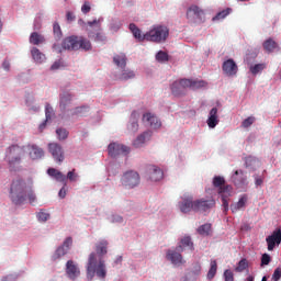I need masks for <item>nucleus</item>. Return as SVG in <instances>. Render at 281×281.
<instances>
[{"label": "nucleus", "mask_w": 281, "mask_h": 281, "mask_svg": "<svg viewBox=\"0 0 281 281\" xmlns=\"http://www.w3.org/2000/svg\"><path fill=\"white\" fill-rule=\"evenodd\" d=\"M109 241L101 239L95 244V252L89 255L87 263V279L93 280V277L104 279L106 277L105 261L103 257L108 254Z\"/></svg>", "instance_id": "obj_1"}, {"label": "nucleus", "mask_w": 281, "mask_h": 281, "mask_svg": "<svg viewBox=\"0 0 281 281\" xmlns=\"http://www.w3.org/2000/svg\"><path fill=\"white\" fill-rule=\"evenodd\" d=\"M25 155V147L19 144H12L7 147L4 160L11 172H19L22 170L21 164Z\"/></svg>", "instance_id": "obj_2"}, {"label": "nucleus", "mask_w": 281, "mask_h": 281, "mask_svg": "<svg viewBox=\"0 0 281 281\" xmlns=\"http://www.w3.org/2000/svg\"><path fill=\"white\" fill-rule=\"evenodd\" d=\"M29 191L27 183L21 178L12 181L10 187V198L16 205H21L26 201V192Z\"/></svg>", "instance_id": "obj_3"}, {"label": "nucleus", "mask_w": 281, "mask_h": 281, "mask_svg": "<svg viewBox=\"0 0 281 281\" xmlns=\"http://www.w3.org/2000/svg\"><path fill=\"white\" fill-rule=\"evenodd\" d=\"M61 47L74 52L79 49L89 52L91 50V41L85 36L71 35L63 40Z\"/></svg>", "instance_id": "obj_4"}, {"label": "nucleus", "mask_w": 281, "mask_h": 281, "mask_svg": "<svg viewBox=\"0 0 281 281\" xmlns=\"http://www.w3.org/2000/svg\"><path fill=\"white\" fill-rule=\"evenodd\" d=\"M169 37V29L166 25H155L145 33V41L153 43H164Z\"/></svg>", "instance_id": "obj_5"}, {"label": "nucleus", "mask_w": 281, "mask_h": 281, "mask_svg": "<svg viewBox=\"0 0 281 281\" xmlns=\"http://www.w3.org/2000/svg\"><path fill=\"white\" fill-rule=\"evenodd\" d=\"M103 21V19H94L93 21H88L87 22V25L89 27H93L95 26V31L97 33H94L93 31H89L88 32V37L90 40H93L94 42H98V43H104L106 41V36L105 34L102 32V29H101V22Z\"/></svg>", "instance_id": "obj_6"}, {"label": "nucleus", "mask_w": 281, "mask_h": 281, "mask_svg": "<svg viewBox=\"0 0 281 281\" xmlns=\"http://www.w3.org/2000/svg\"><path fill=\"white\" fill-rule=\"evenodd\" d=\"M121 183L125 189H134L140 183V176L133 170L126 171L121 178Z\"/></svg>", "instance_id": "obj_7"}, {"label": "nucleus", "mask_w": 281, "mask_h": 281, "mask_svg": "<svg viewBox=\"0 0 281 281\" xmlns=\"http://www.w3.org/2000/svg\"><path fill=\"white\" fill-rule=\"evenodd\" d=\"M108 153L109 156L112 158H116L121 155H128L131 153V147L124 145V144H120V143H110L108 146Z\"/></svg>", "instance_id": "obj_8"}, {"label": "nucleus", "mask_w": 281, "mask_h": 281, "mask_svg": "<svg viewBox=\"0 0 281 281\" xmlns=\"http://www.w3.org/2000/svg\"><path fill=\"white\" fill-rule=\"evenodd\" d=\"M48 153L52 155L53 159L61 164L65 160V151L60 144L58 143H48L47 145Z\"/></svg>", "instance_id": "obj_9"}, {"label": "nucleus", "mask_w": 281, "mask_h": 281, "mask_svg": "<svg viewBox=\"0 0 281 281\" xmlns=\"http://www.w3.org/2000/svg\"><path fill=\"white\" fill-rule=\"evenodd\" d=\"M74 244L72 237H67L63 245L57 247V249L55 250V252L52 256V259L54 261L59 260L60 258H63L64 256H66L68 254V251L70 250L71 246Z\"/></svg>", "instance_id": "obj_10"}, {"label": "nucleus", "mask_w": 281, "mask_h": 281, "mask_svg": "<svg viewBox=\"0 0 281 281\" xmlns=\"http://www.w3.org/2000/svg\"><path fill=\"white\" fill-rule=\"evenodd\" d=\"M212 207H215V200L213 199H199L194 201V212H210Z\"/></svg>", "instance_id": "obj_11"}, {"label": "nucleus", "mask_w": 281, "mask_h": 281, "mask_svg": "<svg viewBox=\"0 0 281 281\" xmlns=\"http://www.w3.org/2000/svg\"><path fill=\"white\" fill-rule=\"evenodd\" d=\"M267 249L269 251L274 250L276 246L281 245V228H277L266 238Z\"/></svg>", "instance_id": "obj_12"}, {"label": "nucleus", "mask_w": 281, "mask_h": 281, "mask_svg": "<svg viewBox=\"0 0 281 281\" xmlns=\"http://www.w3.org/2000/svg\"><path fill=\"white\" fill-rule=\"evenodd\" d=\"M203 16L204 11L199 5L193 4L187 10V19L191 22L201 21Z\"/></svg>", "instance_id": "obj_13"}, {"label": "nucleus", "mask_w": 281, "mask_h": 281, "mask_svg": "<svg viewBox=\"0 0 281 281\" xmlns=\"http://www.w3.org/2000/svg\"><path fill=\"white\" fill-rule=\"evenodd\" d=\"M182 87V89H187V88H192V80L190 79H182L180 81H175L171 85V92L173 95L176 97H181L182 95V89L181 90H177V88Z\"/></svg>", "instance_id": "obj_14"}, {"label": "nucleus", "mask_w": 281, "mask_h": 281, "mask_svg": "<svg viewBox=\"0 0 281 281\" xmlns=\"http://www.w3.org/2000/svg\"><path fill=\"white\" fill-rule=\"evenodd\" d=\"M143 123L147 124L153 130H158L161 127V122L159 119L150 112L143 114Z\"/></svg>", "instance_id": "obj_15"}, {"label": "nucleus", "mask_w": 281, "mask_h": 281, "mask_svg": "<svg viewBox=\"0 0 281 281\" xmlns=\"http://www.w3.org/2000/svg\"><path fill=\"white\" fill-rule=\"evenodd\" d=\"M213 186L218 189L220 194L233 192L232 186L225 184V179L221 176L213 178Z\"/></svg>", "instance_id": "obj_16"}, {"label": "nucleus", "mask_w": 281, "mask_h": 281, "mask_svg": "<svg viewBox=\"0 0 281 281\" xmlns=\"http://www.w3.org/2000/svg\"><path fill=\"white\" fill-rule=\"evenodd\" d=\"M166 259L175 266H181L186 263L182 254L171 249L167 250Z\"/></svg>", "instance_id": "obj_17"}, {"label": "nucleus", "mask_w": 281, "mask_h": 281, "mask_svg": "<svg viewBox=\"0 0 281 281\" xmlns=\"http://www.w3.org/2000/svg\"><path fill=\"white\" fill-rule=\"evenodd\" d=\"M178 206L182 214H189V212H194V198L189 196L182 199V201L179 202Z\"/></svg>", "instance_id": "obj_18"}, {"label": "nucleus", "mask_w": 281, "mask_h": 281, "mask_svg": "<svg viewBox=\"0 0 281 281\" xmlns=\"http://www.w3.org/2000/svg\"><path fill=\"white\" fill-rule=\"evenodd\" d=\"M24 147H25V150L29 151V155L33 160L41 159L42 157H44L43 148H41L36 144H27V145H24Z\"/></svg>", "instance_id": "obj_19"}, {"label": "nucleus", "mask_w": 281, "mask_h": 281, "mask_svg": "<svg viewBox=\"0 0 281 281\" xmlns=\"http://www.w3.org/2000/svg\"><path fill=\"white\" fill-rule=\"evenodd\" d=\"M66 274L71 280H76L78 277H80L81 271H80L79 267L76 265L75 261H72V260L67 261V263H66Z\"/></svg>", "instance_id": "obj_20"}, {"label": "nucleus", "mask_w": 281, "mask_h": 281, "mask_svg": "<svg viewBox=\"0 0 281 281\" xmlns=\"http://www.w3.org/2000/svg\"><path fill=\"white\" fill-rule=\"evenodd\" d=\"M222 69L226 76L233 77L237 74L238 66L236 65V63L233 59H228V60L224 61Z\"/></svg>", "instance_id": "obj_21"}, {"label": "nucleus", "mask_w": 281, "mask_h": 281, "mask_svg": "<svg viewBox=\"0 0 281 281\" xmlns=\"http://www.w3.org/2000/svg\"><path fill=\"white\" fill-rule=\"evenodd\" d=\"M147 173H148L149 180L151 181L157 182L164 179V171L158 167L149 166L147 168Z\"/></svg>", "instance_id": "obj_22"}, {"label": "nucleus", "mask_w": 281, "mask_h": 281, "mask_svg": "<svg viewBox=\"0 0 281 281\" xmlns=\"http://www.w3.org/2000/svg\"><path fill=\"white\" fill-rule=\"evenodd\" d=\"M232 180L237 188H244L245 186H247V177L243 170L235 171Z\"/></svg>", "instance_id": "obj_23"}, {"label": "nucleus", "mask_w": 281, "mask_h": 281, "mask_svg": "<svg viewBox=\"0 0 281 281\" xmlns=\"http://www.w3.org/2000/svg\"><path fill=\"white\" fill-rule=\"evenodd\" d=\"M55 116V111L49 103L45 104V121L40 124V131H44L47 123Z\"/></svg>", "instance_id": "obj_24"}, {"label": "nucleus", "mask_w": 281, "mask_h": 281, "mask_svg": "<svg viewBox=\"0 0 281 281\" xmlns=\"http://www.w3.org/2000/svg\"><path fill=\"white\" fill-rule=\"evenodd\" d=\"M72 94L69 92H64L63 94H60V100H59V109L60 111H66L67 106H69V104H71L72 102Z\"/></svg>", "instance_id": "obj_25"}, {"label": "nucleus", "mask_w": 281, "mask_h": 281, "mask_svg": "<svg viewBox=\"0 0 281 281\" xmlns=\"http://www.w3.org/2000/svg\"><path fill=\"white\" fill-rule=\"evenodd\" d=\"M247 202H248V195L247 194L241 195L237 203H234L231 205V210L233 214H236V212H239V210H244V207H246Z\"/></svg>", "instance_id": "obj_26"}, {"label": "nucleus", "mask_w": 281, "mask_h": 281, "mask_svg": "<svg viewBox=\"0 0 281 281\" xmlns=\"http://www.w3.org/2000/svg\"><path fill=\"white\" fill-rule=\"evenodd\" d=\"M151 137V132L147 131V132H144L143 134L138 135L136 137V139L134 140L133 145L136 147V148H139L142 147L147 140H149Z\"/></svg>", "instance_id": "obj_27"}, {"label": "nucleus", "mask_w": 281, "mask_h": 281, "mask_svg": "<svg viewBox=\"0 0 281 281\" xmlns=\"http://www.w3.org/2000/svg\"><path fill=\"white\" fill-rule=\"evenodd\" d=\"M218 117H217V108H213L210 111V116L207 119V125L210 128H215L218 125Z\"/></svg>", "instance_id": "obj_28"}, {"label": "nucleus", "mask_w": 281, "mask_h": 281, "mask_svg": "<svg viewBox=\"0 0 281 281\" xmlns=\"http://www.w3.org/2000/svg\"><path fill=\"white\" fill-rule=\"evenodd\" d=\"M45 42H46L45 36L38 32H33L30 36V43L32 45H41V44H44Z\"/></svg>", "instance_id": "obj_29"}, {"label": "nucleus", "mask_w": 281, "mask_h": 281, "mask_svg": "<svg viewBox=\"0 0 281 281\" xmlns=\"http://www.w3.org/2000/svg\"><path fill=\"white\" fill-rule=\"evenodd\" d=\"M130 30L138 42L146 41L145 34L142 35L140 29L135 23L130 24Z\"/></svg>", "instance_id": "obj_30"}, {"label": "nucleus", "mask_w": 281, "mask_h": 281, "mask_svg": "<svg viewBox=\"0 0 281 281\" xmlns=\"http://www.w3.org/2000/svg\"><path fill=\"white\" fill-rule=\"evenodd\" d=\"M262 46L266 52L272 53L278 47V44L273 38H268L263 42Z\"/></svg>", "instance_id": "obj_31"}, {"label": "nucleus", "mask_w": 281, "mask_h": 281, "mask_svg": "<svg viewBox=\"0 0 281 281\" xmlns=\"http://www.w3.org/2000/svg\"><path fill=\"white\" fill-rule=\"evenodd\" d=\"M183 247H190L192 249V238L190 236H186L181 239V245L177 246L176 250L178 252L183 251Z\"/></svg>", "instance_id": "obj_32"}, {"label": "nucleus", "mask_w": 281, "mask_h": 281, "mask_svg": "<svg viewBox=\"0 0 281 281\" xmlns=\"http://www.w3.org/2000/svg\"><path fill=\"white\" fill-rule=\"evenodd\" d=\"M31 55L33 56V60H35L38 64H42L45 59L44 53H41L38 48H33L31 50Z\"/></svg>", "instance_id": "obj_33"}, {"label": "nucleus", "mask_w": 281, "mask_h": 281, "mask_svg": "<svg viewBox=\"0 0 281 281\" xmlns=\"http://www.w3.org/2000/svg\"><path fill=\"white\" fill-rule=\"evenodd\" d=\"M222 196V203L224 207V214H227L229 210V196L232 195V192L229 193H220Z\"/></svg>", "instance_id": "obj_34"}, {"label": "nucleus", "mask_w": 281, "mask_h": 281, "mask_svg": "<svg viewBox=\"0 0 281 281\" xmlns=\"http://www.w3.org/2000/svg\"><path fill=\"white\" fill-rule=\"evenodd\" d=\"M113 61L117 67H121L122 69H124L126 67V56L125 55L114 56Z\"/></svg>", "instance_id": "obj_35"}, {"label": "nucleus", "mask_w": 281, "mask_h": 281, "mask_svg": "<svg viewBox=\"0 0 281 281\" xmlns=\"http://www.w3.org/2000/svg\"><path fill=\"white\" fill-rule=\"evenodd\" d=\"M216 272H217V261H215V259H212V261H211V268H210V270H209V272H207L206 278H207L209 280H213L214 277L216 276Z\"/></svg>", "instance_id": "obj_36"}, {"label": "nucleus", "mask_w": 281, "mask_h": 281, "mask_svg": "<svg viewBox=\"0 0 281 281\" xmlns=\"http://www.w3.org/2000/svg\"><path fill=\"white\" fill-rule=\"evenodd\" d=\"M135 76L136 75H135L134 71L128 70V69H124L123 72L119 76V79L123 80V81H126V80L135 78Z\"/></svg>", "instance_id": "obj_37"}, {"label": "nucleus", "mask_w": 281, "mask_h": 281, "mask_svg": "<svg viewBox=\"0 0 281 281\" xmlns=\"http://www.w3.org/2000/svg\"><path fill=\"white\" fill-rule=\"evenodd\" d=\"M53 34L57 40H60L63 37L61 26L59 25L58 22L53 23Z\"/></svg>", "instance_id": "obj_38"}, {"label": "nucleus", "mask_w": 281, "mask_h": 281, "mask_svg": "<svg viewBox=\"0 0 281 281\" xmlns=\"http://www.w3.org/2000/svg\"><path fill=\"white\" fill-rule=\"evenodd\" d=\"M198 233L202 236H209L211 233V224L206 223L198 228Z\"/></svg>", "instance_id": "obj_39"}, {"label": "nucleus", "mask_w": 281, "mask_h": 281, "mask_svg": "<svg viewBox=\"0 0 281 281\" xmlns=\"http://www.w3.org/2000/svg\"><path fill=\"white\" fill-rule=\"evenodd\" d=\"M207 83L204 80H191V89L196 90L206 87Z\"/></svg>", "instance_id": "obj_40"}, {"label": "nucleus", "mask_w": 281, "mask_h": 281, "mask_svg": "<svg viewBox=\"0 0 281 281\" xmlns=\"http://www.w3.org/2000/svg\"><path fill=\"white\" fill-rule=\"evenodd\" d=\"M156 60L159 61V63H166L169 60V56H168V53H164V50H159L157 54H156Z\"/></svg>", "instance_id": "obj_41"}, {"label": "nucleus", "mask_w": 281, "mask_h": 281, "mask_svg": "<svg viewBox=\"0 0 281 281\" xmlns=\"http://www.w3.org/2000/svg\"><path fill=\"white\" fill-rule=\"evenodd\" d=\"M232 9H226V10H223L221 12H218L214 18H213V21H218V20H223L225 19L226 16L229 15Z\"/></svg>", "instance_id": "obj_42"}, {"label": "nucleus", "mask_w": 281, "mask_h": 281, "mask_svg": "<svg viewBox=\"0 0 281 281\" xmlns=\"http://www.w3.org/2000/svg\"><path fill=\"white\" fill-rule=\"evenodd\" d=\"M56 134H57L59 140L67 139L68 135H69V133L66 128H57Z\"/></svg>", "instance_id": "obj_43"}, {"label": "nucleus", "mask_w": 281, "mask_h": 281, "mask_svg": "<svg viewBox=\"0 0 281 281\" xmlns=\"http://www.w3.org/2000/svg\"><path fill=\"white\" fill-rule=\"evenodd\" d=\"M89 111V106H77L72 113V115H85Z\"/></svg>", "instance_id": "obj_44"}, {"label": "nucleus", "mask_w": 281, "mask_h": 281, "mask_svg": "<svg viewBox=\"0 0 281 281\" xmlns=\"http://www.w3.org/2000/svg\"><path fill=\"white\" fill-rule=\"evenodd\" d=\"M256 122V117L255 116H248L246 117V120L241 123V126L244 128H249L251 125H254V123Z\"/></svg>", "instance_id": "obj_45"}, {"label": "nucleus", "mask_w": 281, "mask_h": 281, "mask_svg": "<svg viewBox=\"0 0 281 281\" xmlns=\"http://www.w3.org/2000/svg\"><path fill=\"white\" fill-rule=\"evenodd\" d=\"M49 217L50 215L45 211H40V213H37V221H40L41 223L47 222Z\"/></svg>", "instance_id": "obj_46"}, {"label": "nucleus", "mask_w": 281, "mask_h": 281, "mask_svg": "<svg viewBox=\"0 0 281 281\" xmlns=\"http://www.w3.org/2000/svg\"><path fill=\"white\" fill-rule=\"evenodd\" d=\"M248 268V261L247 259H241L236 268L237 272H243Z\"/></svg>", "instance_id": "obj_47"}, {"label": "nucleus", "mask_w": 281, "mask_h": 281, "mask_svg": "<svg viewBox=\"0 0 281 281\" xmlns=\"http://www.w3.org/2000/svg\"><path fill=\"white\" fill-rule=\"evenodd\" d=\"M81 12L85 15L89 14L91 12V2L85 1L82 7H81Z\"/></svg>", "instance_id": "obj_48"}, {"label": "nucleus", "mask_w": 281, "mask_h": 281, "mask_svg": "<svg viewBox=\"0 0 281 281\" xmlns=\"http://www.w3.org/2000/svg\"><path fill=\"white\" fill-rule=\"evenodd\" d=\"M265 68H266L265 65L258 64V65L250 67V72H252V75H257L258 72L262 71Z\"/></svg>", "instance_id": "obj_49"}, {"label": "nucleus", "mask_w": 281, "mask_h": 281, "mask_svg": "<svg viewBox=\"0 0 281 281\" xmlns=\"http://www.w3.org/2000/svg\"><path fill=\"white\" fill-rule=\"evenodd\" d=\"M67 180H69V181H71V182H75V181H77V179L79 178V175L78 173H76V169H72L71 171H69L68 173H67Z\"/></svg>", "instance_id": "obj_50"}, {"label": "nucleus", "mask_w": 281, "mask_h": 281, "mask_svg": "<svg viewBox=\"0 0 281 281\" xmlns=\"http://www.w3.org/2000/svg\"><path fill=\"white\" fill-rule=\"evenodd\" d=\"M26 198L29 199L31 204H34L37 200L36 194L34 193L33 190H27Z\"/></svg>", "instance_id": "obj_51"}, {"label": "nucleus", "mask_w": 281, "mask_h": 281, "mask_svg": "<svg viewBox=\"0 0 281 281\" xmlns=\"http://www.w3.org/2000/svg\"><path fill=\"white\" fill-rule=\"evenodd\" d=\"M57 181L63 182L64 186H67V177L65 175H63V172L58 171L56 173V178Z\"/></svg>", "instance_id": "obj_52"}, {"label": "nucleus", "mask_w": 281, "mask_h": 281, "mask_svg": "<svg viewBox=\"0 0 281 281\" xmlns=\"http://www.w3.org/2000/svg\"><path fill=\"white\" fill-rule=\"evenodd\" d=\"M271 262V257L269 254H262L261 266H268Z\"/></svg>", "instance_id": "obj_53"}, {"label": "nucleus", "mask_w": 281, "mask_h": 281, "mask_svg": "<svg viewBox=\"0 0 281 281\" xmlns=\"http://www.w3.org/2000/svg\"><path fill=\"white\" fill-rule=\"evenodd\" d=\"M224 279H225V281H235L234 273L231 270H226L224 272Z\"/></svg>", "instance_id": "obj_54"}, {"label": "nucleus", "mask_w": 281, "mask_h": 281, "mask_svg": "<svg viewBox=\"0 0 281 281\" xmlns=\"http://www.w3.org/2000/svg\"><path fill=\"white\" fill-rule=\"evenodd\" d=\"M280 279H281V268H278L274 270V272L272 274V280L280 281Z\"/></svg>", "instance_id": "obj_55"}, {"label": "nucleus", "mask_w": 281, "mask_h": 281, "mask_svg": "<svg viewBox=\"0 0 281 281\" xmlns=\"http://www.w3.org/2000/svg\"><path fill=\"white\" fill-rule=\"evenodd\" d=\"M138 127L139 125L135 120L131 123V125H128V130L133 133H136L138 131Z\"/></svg>", "instance_id": "obj_56"}, {"label": "nucleus", "mask_w": 281, "mask_h": 281, "mask_svg": "<svg viewBox=\"0 0 281 281\" xmlns=\"http://www.w3.org/2000/svg\"><path fill=\"white\" fill-rule=\"evenodd\" d=\"M66 19L68 22H74L76 20V15L72 12L68 11L66 13Z\"/></svg>", "instance_id": "obj_57"}, {"label": "nucleus", "mask_w": 281, "mask_h": 281, "mask_svg": "<svg viewBox=\"0 0 281 281\" xmlns=\"http://www.w3.org/2000/svg\"><path fill=\"white\" fill-rule=\"evenodd\" d=\"M67 195V190H66V186H64L59 192H58V196L61 198V199H65Z\"/></svg>", "instance_id": "obj_58"}, {"label": "nucleus", "mask_w": 281, "mask_h": 281, "mask_svg": "<svg viewBox=\"0 0 281 281\" xmlns=\"http://www.w3.org/2000/svg\"><path fill=\"white\" fill-rule=\"evenodd\" d=\"M57 172H58V170H56L54 168H50V169L47 170V175L49 177H53L54 179L57 177Z\"/></svg>", "instance_id": "obj_59"}, {"label": "nucleus", "mask_w": 281, "mask_h": 281, "mask_svg": "<svg viewBox=\"0 0 281 281\" xmlns=\"http://www.w3.org/2000/svg\"><path fill=\"white\" fill-rule=\"evenodd\" d=\"M60 68V61H56L50 66V70H57Z\"/></svg>", "instance_id": "obj_60"}, {"label": "nucleus", "mask_w": 281, "mask_h": 281, "mask_svg": "<svg viewBox=\"0 0 281 281\" xmlns=\"http://www.w3.org/2000/svg\"><path fill=\"white\" fill-rule=\"evenodd\" d=\"M262 183H263V179L258 178V177L255 178V186L256 187L262 186Z\"/></svg>", "instance_id": "obj_61"}, {"label": "nucleus", "mask_w": 281, "mask_h": 281, "mask_svg": "<svg viewBox=\"0 0 281 281\" xmlns=\"http://www.w3.org/2000/svg\"><path fill=\"white\" fill-rule=\"evenodd\" d=\"M113 223H123L122 216H115Z\"/></svg>", "instance_id": "obj_62"}, {"label": "nucleus", "mask_w": 281, "mask_h": 281, "mask_svg": "<svg viewBox=\"0 0 281 281\" xmlns=\"http://www.w3.org/2000/svg\"><path fill=\"white\" fill-rule=\"evenodd\" d=\"M2 66H3L4 70H7V71L10 70V63L9 61H4Z\"/></svg>", "instance_id": "obj_63"}, {"label": "nucleus", "mask_w": 281, "mask_h": 281, "mask_svg": "<svg viewBox=\"0 0 281 281\" xmlns=\"http://www.w3.org/2000/svg\"><path fill=\"white\" fill-rule=\"evenodd\" d=\"M2 281H13L12 277H5Z\"/></svg>", "instance_id": "obj_64"}]
</instances>
